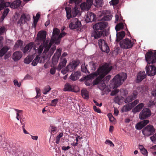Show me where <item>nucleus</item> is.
<instances>
[{"mask_svg": "<svg viewBox=\"0 0 156 156\" xmlns=\"http://www.w3.org/2000/svg\"><path fill=\"white\" fill-rule=\"evenodd\" d=\"M112 68V66L109 63H105L101 66H100L96 72L85 77V79L86 80L85 82V84L87 86L91 85L92 83L90 80L99 75L93 81L94 85L98 84L100 81L109 73Z\"/></svg>", "mask_w": 156, "mask_h": 156, "instance_id": "1", "label": "nucleus"}, {"mask_svg": "<svg viewBox=\"0 0 156 156\" xmlns=\"http://www.w3.org/2000/svg\"><path fill=\"white\" fill-rule=\"evenodd\" d=\"M107 22H102L97 23L93 26L94 29L96 30L92 32L91 37L94 39H98L101 36H104L106 34V31L103 29L107 26Z\"/></svg>", "mask_w": 156, "mask_h": 156, "instance_id": "2", "label": "nucleus"}, {"mask_svg": "<svg viewBox=\"0 0 156 156\" xmlns=\"http://www.w3.org/2000/svg\"><path fill=\"white\" fill-rule=\"evenodd\" d=\"M127 76V74L126 73H119L114 77L113 79L114 82L113 88L116 89L111 92V95L114 96L118 93L119 90L117 89L116 88L122 84L126 79Z\"/></svg>", "mask_w": 156, "mask_h": 156, "instance_id": "3", "label": "nucleus"}, {"mask_svg": "<svg viewBox=\"0 0 156 156\" xmlns=\"http://www.w3.org/2000/svg\"><path fill=\"white\" fill-rule=\"evenodd\" d=\"M47 33L45 31H41L39 32L37 34L35 41L40 44H49L50 41L49 40H46Z\"/></svg>", "mask_w": 156, "mask_h": 156, "instance_id": "4", "label": "nucleus"}, {"mask_svg": "<svg viewBox=\"0 0 156 156\" xmlns=\"http://www.w3.org/2000/svg\"><path fill=\"white\" fill-rule=\"evenodd\" d=\"M145 59L149 64L156 62V51L153 53L151 51L147 52L145 55Z\"/></svg>", "mask_w": 156, "mask_h": 156, "instance_id": "5", "label": "nucleus"}, {"mask_svg": "<svg viewBox=\"0 0 156 156\" xmlns=\"http://www.w3.org/2000/svg\"><path fill=\"white\" fill-rule=\"evenodd\" d=\"M133 42L128 38L122 40L120 42L121 48L127 49L132 48L133 45Z\"/></svg>", "mask_w": 156, "mask_h": 156, "instance_id": "6", "label": "nucleus"}, {"mask_svg": "<svg viewBox=\"0 0 156 156\" xmlns=\"http://www.w3.org/2000/svg\"><path fill=\"white\" fill-rule=\"evenodd\" d=\"M155 131V129L153 126L150 125H147L142 130L143 134L147 136L153 134L154 133Z\"/></svg>", "mask_w": 156, "mask_h": 156, "instance_id": "7", "label": "nucleus"}, {"mask_svg": "<svg viewBox=\"0 0 156 156\" xmlns=\"http://www.w3.org/2000/svg\"><path fill=\"white\" fill-rule=\"evenodd\" d=\"M81 26V22L77 18H73L71 20L69 27L70 29L73 30L80 28Z\"/></svg>", "mask_w": 156, "mask_h": 156, "instance_id": "8", "label": "nucleus"}, {"mask_svg": "<svg viewBox=\"0 0 156 156\" xmlns=\"http://www.w3.org/2000/svg\"><path fill=\"white\" fill-rule=\"evenodd\" d=\"M52 44H51V42L49 43V44H41V45L39 46V48H37V52L38 54H41L44 48V50L43 52V54L46 55V53L48 52Z\"/></svg>", "mask_w": 156, "mask_h": 156, "instance_id": "9", "label": "nucleus"}, {"mask_svg": "<svg viewBox=\"0 0 156 156\" xmlns=\"http://www.w3.org/2000/svg\"><path fill=\"white\" fill-rule=\"evenodd\" d=\"M151 115V112L148 108H144L140 113L139 118L141 120L147 119Z\"/></svg>", "mask_w": 156, "mask_h": 156, "instance_id": "10", "label": "nucleus"}, {"mask_svg": "<svg viewBox=\"0 0 156 156\" xmlns=\"http://www.w3.org/2000/svg\"><path fill=\"white\" fill-rule=\"evenodd\" d=\"M146 69L147 74L148 76H152L156 74V67L153 65H147Z\"/></svg>", "mask_w": 156, "mask_h": 156, "instance_id": "11", "label": "nucleus"}, {"mask_svg": "<svg viewBox=\"0 0 156 156\" xmlns=\"http://www.w3.org/2000/svg\"><path fill=\"white\" fill-rule=\"evenodd\" d=\"M60 32L59 30L57 28H54L53 31L52 36L50 41V42H51L52 44L54 43L57 42V39L59 38V35Z\"/></svg>", "mask_w": 156, "mask_h": 156, "instance_id": "12", "label": "nucleus"}, {"mask_svg": "<svg viewBox=\"0 0 156 156\" xmlns=\"http://www.w3.org/2000/svg\"><path fill=\"white\" fill-rule=\"evenodd\" d=\"M67 55V54L66 52L63 53L61 58V61L57 67V70L58 71H60L61 69L65 67L67 62V60L66 58L62 59Z\"/></svg>", "mask_w": 156, "mask_h": 156, "instance_id": "13", "label": "nucleus"}, {"mask_svg": "<svg viewBox=\"0 0 156 156\" xmlns=\"http://www.w3.org/2000/svg\"><path fill=\"white\" fill-rule=\"evenodd\" d=\"M80 62L78 60H74L69 63V64L66 67L69 72H72L78 66Z\"/></svg>", "mask_w": 156, "mask_h": 156, "instance_id": "14", "label": "nucleus"}, {"mask_svg": "<svg viewBox=\"0 0 156 156\" xmlns=\"http://www.w3.org/2000/svg\"><path fill=\"white\" fill-rule=\"evenodd\" d=\"M62 50L60 48L57 49L56 52L54 54L52 57V63L54 65H56L58 63L59 57L61 56Z\"/></svg>", "mask_w": 156, "mask_h": 156, "instance_id": "15", "label": "nucleus"}, {"mask_svg": "<svg viewBox=\"0 0 156 156\" xmlns=\"http://www.w3.org/2000/svg\"><path fill=\"white\" fill-rule=\"evenodd\" d=\"M32 49H34V50H36L35 47L34 43V42H31L27 44L25 47L22 49L21 50L25 54L28 51H30Z\"/></svg>", "mask_w": 156, "mask_h": 156, "instance_id": "16", "label": "nucleus"}, {"mask_svg": "<svg viewBox=\"0 0 156 156\" xmlns=\"http://www.w3.org/2000/svg\"><path fill=\"white\" fill-rule=\"evenodd\" d=\"M96 18V15L93 13L88 12L86 16V20L87 22L94 21Z\"/></svg>", "mask_w": 156, "mask_h": 156, "instance_id": "17", "label": "nucleus"}, {"mask_svg": "<svg viewBox=\"0 0 156 156\" xmlns=\"http://www.w3.org/2000/svg\"><path fill=\"white\" fill-rule=\"evenodd\" d=\"M23 54L20 51H17L14 52L12 55V58L14 61L20 60L22 57Z\"/></svg>", "mask_w": 156, "mask_h": 156, "instance_id": "18", "label": "nucleus"}, {"mask_svg": "<svg viewBox=\"0 0 156 156\" xmlns=\"http://www.w3.org/2000/svg\"><path fill=\"white\" fill-rule=\"evenodd\" d=\"M80 76V73L78 71L73 72L69 77L70 79L72 81L77 80Z\"/></svg>", "mask_w": 156, "mask_h": 156, "instance_id": "19", "label": "nucleus"}, {"mask_svg": "<svg viewBox=\"0 0 156 156\" xmlns=\"http://www.w3.org/2000/svg\"><path fill=\"white\" fill-rule=\"evenodd\" d=\"M146 76V75L144 71L140 72L137 76V81L139 82L141 81Z\"/></svg>", "mask_w": 156, "mask_h": 156, "instance_id": "20", "label": "nucleus"}, {"mask_svg": "<svg viewBox=\"0 0 156 156\" xmlns=\"http://www.w3.org/2000/svg\"><path fill=\"white\" fill-rule=\"evenodd\" d=\"M76 86L71 85L69 83H66L65 85L64 90L66 91H73Z\"/></svg>", "mask_w": 156, "mask_h": 156, "instance_id": "21", "label": "nucleus"}, {"mask_svg": "<svg viewBox=\"0 0 156 156\" xmlns=\"http://www.w3.org/2000/svg\"><path fill=\"white\" fill-rule=\"evenodd\" d=\"M125 32L124 31L117 32L116 34V40L117 42H119L120 40H122L125 35Z\"/></svg>", "mask_w": 156, "mask_h": 156, "instance_id": "22", "label": "nucleus"}, {"mask_svg": "<svg viewBox=\"0 0 156 156\" xmlns=\"http://www.w3.org/2000/svg\"><path fill=\"white\" fill-rule=\"evenodd\" d=\"M29 18L26 16L25 14H23L21 15L20 20L18 21L17 23L21 25V24L25 23L26 21L29 20Z\"/></svg>", "mask_w": 156, "mask_h": 156, "instance_id": "23", "label": "nucleus"}, {"mask_svg": "<svg viewBox=\"0 0 156 156\" xmlns=\"http://www.w3.org/2000/svg\"><path fill=\"white\" fill-rule=\"evenodd\" d=\"M133 108L131 104L130 103L123 106L121 110L122 112H126L130 110Z\"/></svg>", "mask_w": 156, "mask_h": 156, "instance_id": "24", "label": "nucleus"}, {"mask_svg": "<svg viewBox=\"0 0 156 156\" xmlns=\"http://www.w3.org/2000/svg\"><path fill=\"white\" fill-rule=\"evenodd\" d=\"M144 105L143 103H140L136 106L132 110V112L134 113L139 112L144 107Z\"/></svg>", "mask_w": 156, "mask_h": 156, "instance_id": "25", "label": "nucleus"}, {"mask_svg": "<svg viewBox=\"0 0 156 156\" xmlns=\"http://www.w3.org/2000/svg\"><path fill=\"white\" fill-rule=\"evenodd\" d=\"M9 49L10 48L7 46L3 47L0 50V57H2L4 56Z\"/></svg>", "mask_w": 156, "mask_h": 156, "instance_id": "26", "label": "nucleus"}, {"mask_svg": "<svg viewBox=\"0 0 156 156\" xmlns=\"http://www.w3.org/2000/svg\"><path fill=\"white\" fill-rule=\"evenodd\" d=\"M21 2L20 0H16L11 3L10 5L12 8H17L20 6Z\"/></svg>", "mask_w": 156, "mask_h": 156, "instance_id": "27", "label": "nucleus"}, {"mask_svg": "<svg viewBox=\"0 0 156 156\" xmlns=\"http://www.w3.org/2000/svg\"><path fill=\"white\" fill-rule=\"evenodd\" d=\"M90 6V5L86 2L82 3L80 5V7L82 10H88Z\"/></svg>", "mask_w": 156, "mask_h": 156, "instance_id": "28", "label": "nucleus"}, {"mask_svg": "<svg viewBox=\"0 0 156 156\" xmlns=\"http://www.w3.org/2000/svg\"><path fill=\"white\" fill-rule=\"evenodd\" d=\"M81 94L84 99H87L89 98L88 92L85 89H83L81 91Z\"/></svg>", "mask_w": 156, "mask_h": 156, "instance_id": "29", "label": "nucleus"}, {"mask_svg": "<svg viewBox=\"0 0 156 156\" xmlns=\"http://www.w3.org/2000/svg\"><path fill=\"white\" fill-rule=\"evenodd\" d=\"M101 50L103 52L108 53L109 52V48L106 43L100 48Z\"/></svg>", "mask_w": 156, "mask_h": 156, "instance_id": "30", "label": "nucleus"}, {"mask_svg": "<svg viewBox=\"0 0 156 156\" xmlns=\"http://www.w3.org/2000/svg\"><path fill=\"white\" fill-rule=\"evenodd\" d=\"M103 0H93V4L96 7H101L102 5Z\"/></svg>", "mask_w": 156, "mask_h": 156, "instance_id": "31", "label": "nucleus"}, {"mask_svg": "<svg viewBox=\"0 0 156 156\" xmlns=\"http://www.w3.org/2000/svg\"><path fill=\"white\" fill-rule=\"evenodd\" d=\"M10 4L9 2H1L0 3V11L4 8L10 6Z\"/></svg>", "mask_w": 156, "mask_h": 156, "instance_id": "32", "label": "nucleus"}, {"mask_svg": "<svg viewBox=\"0 0 156 156\" xmlns=\"http://www.w3.org/2000/svg\"><path fill=\"white\" fill-rule=\"evenodd\" d=\"M66 12V16L67 19H69L72 17L71 9L70 8L66 7L65 8Z\"/></svg>", "mask_w": 156, "mask_h": 156, "instance_id": "33", "label": "nucleus"}, {"mask_svg": "<svg viewBox=\"0 0 156 156\" xmlns=\"http://www.w3.org/2000/svg\"><path fill=\"white\" fill-rule=\"evenodd\" d=\"M55 49L56 46L55 45H53L51 48L50 50L49 51V50L48 52L46 53V55H49L50 56H51L54 53Z\"/></svg>", "mask_w": 156, "mask_h": 156, "instance_id": "34", "label": "nucleus"}, {"mask_svg": "<svg viewBox=\"0 0 156 156\" xmlns=\"http://www.w3.org/2000/svg\"><path fill=\"white\" fill-rule=\"evenodd\" d=\"M23 42L21 40H18L16 43L14 47L16 49L19 47H21L23 45Z\"/></svg>", "mask_w": 156, "mask_h": 156, "instance_id": "35", "label": "nucleus"}, {"mask_svg": "<svg viewBox=\"0 0 156 156\" xmlns=\"http://www.w3.org/2000/svg\"><path fill=\"white\" fill-rule=\"evenodd\" d=\"M89 64L91 68V70L94 71L96 69L98 66L97 63H95L93 62H89Z\"/></svg>", "mask_w": 156, "mask_h": 156, "instance_id": "36", "label": "nucleus"}, {"mask_svg": "<svg viewBox=\"0 0 156 156\" xmlns=\"http://www.w3.org/2000/svg\"><path fill=\"white\" fill-rule=\"evenodd\" d=\"M66 34V33L64 32H62L59 35V38L57 39V42H55V44H58L60 42V40L61 38L64 37Z\"/></svg>", "mask_w": 156, "mask_h": 156, "instance_id": "37", "label": "nucleus"}, {"mask_svg": "<svg viewBox=\"0 0 156 156\" xmlns=\"http://www.w3.org/2000/svg\"><path fill=\"white\" fill-rule=\"evenodd\" d=\"M124 25L122 23H120L118 24L115 27V29L117 32L123 28Z\"/></svg>", "mask_w": 156, "mask_h": 156, "instance_id": "38", "label": "nucleus"}, {"mask_svg": "<svg viewBox=\"0 0 156 156\" xmlns=\"http://www.w3.org/2000/svg\"><path fill=\"white\" fill-rule=\"evenodd\" d=\"M102 80L98 83V88L101 90H103L106 87V85L104 82L102 83Z\"/></svg>", "mask_w": 156, "mask_h": 156, "instance_id": "39", "label": "nucleus"}, {"mask_svg": "<svg viewBox=\"0 0 156 156\" xmlns=\"http://www.w3.org/2000/svg\"><path fill=\"white\" fill-rule=\"evenodd\" d=\"M9 9L6 8L4 10L2 16L1 18L3 20L4 19L5 17L6 16L9 12Z\"/></svg>", "mask_w": 156, "mask_h": 156, "instance_id": "40", "label": "nucleus"}, {"mask_svg": "<svg viewBox=\"0 0 156 156\" xmlns=\"http://www.w3.org/2000/svg\"><path fill=\"white\" fill-rule=\"evenodd\" d=\"M112 16L111 14H109L108 15H106L104 16L102 18V19L105 21L110 20L112 19Z\"/></svg>", "mask_w": 156, "mask_h": 156, "instance_id": "41", "label": "nucleus"}, {"mask_svg": "<svg viewBox=\"0 0 156 156\" xmlns=\"http://www.w3.org/2000/svg\"><path fill=\"white\" fill-rule=\"evenodd\" d=\"M144 127V126L140 122L136 123L135 125V128L137 130H140Z\"/></svg>", "mask_w": 156, "mask_h": 156, "instance_id": "42", "label": "nucleus"}, {"mask_svg": "<svg viewBox=\"0 0 156 156\" xmlns=\"http://www.w3.org/2000/svg\"><path fill=\"white\" fill-rule=\"evenodd\" d=\"M51 88L49 86H46L43 91V94H47L51 90Z\"/></svg>", "mask_w": 156, "mask_h": 156, "instance_id": "43", "label": "nucleus"}, {"mask_svg": "<svg viewBox=\"0 0 156 156\" xmlns=\"http://www.w3.org/2000/svg\"><path fill=\"white\" fill-rule=\"evenodd\" d=\"M46 57L45 55H43V56L39 57L38 56L39 62L40 63H43L44 62L45 60Z\"/></svg>", "mask_w": 156, "mask_h": 156, "instance_id": "44", "label": "nucleus"}, {"mask_svg": "<svg viewBox=\"0 0 156 156\" xmlns=\"http://www.w3.org/2000/svg\"><path fill=\"white\" fill-rule=\"evenodd\" d=\"M38 58V56H37L32 62L31 64L32 65L34 66L37 65V63L39 62Z\"/></svg>", "mask_w": 156, "mask_h": 156, "instance_id": "45", "label": "nucleus"}, {"mask_svg": "<svg viewBox=\"0 0 156 156\" xmlns=\"http://www.w3.org/2000/svg\"><path fill=\"white\" fill-rule=\"evenodd\" d=\"M133 100V97L130 95L128 96L126 98L125 102V103H127L131 102Z\"/></svg>", "mask_w": 156, "mask_h": 156, "instance_id": "46", "label": "nucleus"}, {"mask_svg": "<svg viewBox=\"0 0 156 156\" xmlns=\"http://www.w3.org/2000/svg\"><path fill=\"white\" fill-rule=\"evenodd\" d=\"M35 90L37 93V95L35 97V98H37L41 96L40 90L39 88L37 87H36Z\"/></svg>", "mask_w": 156, "mask_h": 156, "instance_id": "47", "label": "nucleus"}, {"mask_svg": "<svg viewBox=\"0 0 156 156\" xmlns=\"http://www.w3.org/2000/svg\"><path fill=\"white\" fill-rule=\"evenodd\" d=\"M58 101V99L57 98L51 101V103L50 105L52 106H55Z\"/></svg>", "mask_w": 156, "mask_h": 156, "instance_id": "48", "label": "nucleus"}, {"mask_svg": "<svg viewBox=\"0 0 156 156\" xmlns=\"http://www.w3.org/2000/svg\"><path fill=\"white\" fill-rule=\"evenodd\" d=\"M106 43L103 39H100L98 41V44L99 48L101 47V46Z\"/></svg>", "mask_w": 156, "mask_h": 156, "instance_id": "49", "label": "nucleus"}, {"mask_svg": "<svg viewBox=\"0 0 156 156\" xmlns=\"http://www.w3.org/2000/svg\"><path fill=\"white\" fill-rule=\"evenodd\" d=\"M150 138L153 143L156 144V133L152 136Z\"/></svg>", "mask_w": 156, "mask_h": 156, "instance_id": "50", "label": "nucleus"}, {"mask_svg": "<svg viewBox=\"0 0 156 156\" xmlns=\"http://www.w3.org/2000/svg\"><path fill=\"white\" fill-rule=\"evenodd\" d=\"M57 68H56V67H55L51 68L50 70V73L52 75L54 74L55 73L56 69H57Z\"/></svg>", "mask_w": 156, "mask_h": 156, "instance_id": "51", "label": "nucleus"}, {"mask_svg": "<svg viewBox=\"0 0 156 156\" xmlns=\"http://www.w3.org/2000/svg\"><path fill=\"white\" fill-rule=\"evenodd\" d=\"M78 138H79V139L81 140L82 139V137H80V136L77 135V137H76V143H75V144H73V146L75 147L78 144V143L77 142L78 141Z\"/></svg>", "mask_w": 156, "mask_h": 156, "instance_id": "52", "label": "nucleus"}, {"mask_svg": "<svg viewBox=\"0 0 156 156\" xmlns=\"http://www.w3.org/2000/svg\"><path fill=\"white\" fill-rule=\"evenodd\" d=\"M139 100L138 99L135 100L133 102L130 103L132 107L133 108L139 102Z\"/></svg>", "mask_w": 156, "mask_h": 156, "instance_id": "53", "label": "nucleus"}, {"mask_svg": "<svg viewBox=\"0 0 156 156\" xmlns=\"http://www.w3.org/2000/svg\"><path fill=\"white\" fill-rule=\"evenodd\" d=\"M31 61V58H26L24 60V62L27 64H29Z\"/></svg>", "mask_w": 156, "mask_h": 156, "instance_id": "54", "label": "nucleus"}, {"mask_svg": "<svg viewBox=\"0 0 156 156\" xmlns=\"http://www.w3.org/2000/svg\"><path fill=\"white\" fill-rule=\"evenodd\" d=\"M140 122H141L142 124L144 127L149 123V121L148 120L146 119L143 120L142 121H141Z\"/></svg>", "mask_w": 156, "mask_h": 156, "instance_id": "55", "label": "nucleus"}, {"mask_svg": "<svg viewBox=\"0 0 156 156\" xmlns=\"http://www.w3.org/2000/svg\"><path fill=\"white\" fill-rule=\"evenodd\" d=\"M6 31V28L4 27H2L0 28V35L2 34Z\"/></svg>", "mask_w": 156, "mask_h": 156, "instance_id": "56", "label": "nucleus"}, {"mask_svg": "<svg viewBox=\"0 0 156 156\" xmlns=\"http://www.w3.org/2000/svg\"><path fill=\"white\" fill-rule=\"evenodd\" d=\"M81 70L84 73H86L87 72H88V70H87V68L86 66H81Z\"/></svg>", "mask_w": 156, "mask_h": 156, "instance_id": "57", "label": "nucleus"}, {"mask_svg": "<svg viewBox=\"0 0 156 156\" xmlns=\"http://www.w3.org/2000/svg\"><path fill=\"white\" fill-rule=\"evenodd\" d=\"M93 109H94V110L97 112L99 113H101V111L100 109H99L96 106L94 105L93 106Z\"/></svg>", "mask_w": 156, "mask_h": 156, "instance_id": "58", "label": "nucleus"}, {"mask_svg": "<svg viewBox=\"0 0 156 156\" xmlns=\"http://www.w3.org/2000/svg\"><path fill=\"white\" fill-rule=\"evenodd\" d=\"M40 14L38 13H37L36 15V17H35L34 16H33V18L34 20L38 21L40 17Z\"/></svg>", "mask_w": 156, "mask_h": 156, "instance_id": "59", "label": "nucleus"}, {"mask_svg": "<svg viewBox=\"0 0 156 156\" xmlns=\"http://www.w3.org/2000/svg\"><path fill=\"white\" fill-rule=\"evenodd\" d=\"M141 152L143 154H144L145 156H147L148 152L147 150L145 148L143 149H142V150H141Z\"/></svg>", "mask_w": 156, "mask_h": 156, "instance_id": "60", "label": "nucleus"}, {"mask_svg": "<svg viewBox=\"0 0 156 156\" xmlns=\"http://www.w3.org/2000/svg\"><path fill=\"white\" fill-rule=\"evenodd\" d=\"M105 143L107 144L108 143H109V144L110 145V146H112L114 147V145L113 143L110 140H107L105 141Z\"/></svg>", "mask_w": 156, "mask_h": 156, "instance_id": "61", "label": "nucleus"}, {"mask_svg": "<svg viewBox=\"0 0 156 156\" xmlns=\"http://www.w3.org/2000/svg\"><path fill=\"white\" fill-rule=\"evenodd\" d=\"M119 0H112V4L113 5H115L119 3Z\"/></svg>", "mask_w": 156, "mask_h": 156, "instance_id": "62", "label": "nucleus"}, {"mask_svg": "<svg viewBox=\"0 0 156 156\" xmlns=\"http://www.w3.org/2000/svg\"><path fill=\"white\" fill-rule=\"evenodd\" d=\"M57 130V128L56 127L54 126H51V133H55V132Z\"/></svg>", "mask_w": 156, "mask_h": 156, "instance_id": "63", "label": "nucleus"}, {"mask_svg": "<svg viewBox=\"0 0 156 156\" xmlns=\"http://www.w3.org/2000/svg\"><path fill=\"white\" fill-rule=\"evenodd\" d=\"M111 77V75H108L107 76H106V77H105L104 80L105 81H106V82H107L109 81Z\"/></svg>", "mask_w": 156, "mask_h": 156, "instance_id": "64", "label": "nucleus"}]
</instances>
